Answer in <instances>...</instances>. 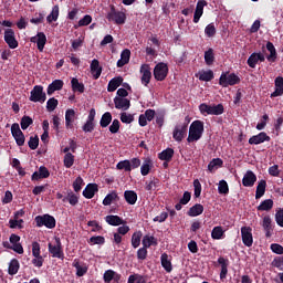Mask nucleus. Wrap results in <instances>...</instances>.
<instances>
[{
  "instance_id": "21",
  "label": "nucleus",
  "mask_w": 283,
  "mask_h": 283,
  "mask_svg": "<svg viewBox=\"0 0 283 283\" xmlns=\"http://www.w3.org/2000/svg\"><path fill=\"white\" fill-rule=\"evenodd\" d=\"M74 120H76V111L69 108L65 112V126L67 129H74Z\"/></svg>"
},
{
  "instance_id": "64",
  "label": "nucleus",
  "mask_w": 283,
  "mask_h": 283,
  "mask_svg": "<svg viewBox=\"0 0 283 283\" xmlns=\"http://www.w3.org/2000/svg\"><path fill=\"white\" fill-rule=\"evenodd\" d=\"M272 265H274L276 269H279L280 271H283V256H276L273 261H272Z\"/></svg>"
},
{
  "instance_id": "19",
  "label": "nucleus",
  "mask_w": 283,
  "mask_h": 283,
  "mask_svg": "<svg viewBox=\"0 0 283 283\" xmlns=\"http://www.w3.org/2000/svg\"><path fill=\"white\" fill-rule=\"evenodd\" d=\"M114 105L116 109H123V112H127V109L132 107V102L125 97H115Z\"/></svg>"
},
{
  "instance_id": "18",
  "label": "nucleus",
  "mask_w": 283,
  "mask_h": 283,
  "mask_svg": "<svg viewBox=\"0 0 283 283\" xmlns=\"http://www.w3.org/2000/svg\"><path fill=\"white\" fill-rule=\"evenodd\" d=\"M265 59L264 53H252L248 59V65L249 67L255 69V65L264 63Z\"/></svg>"
},
{
  "instance_id": "27",
  "label": "nucleus",
  "mask_w": 283,
  "mask_h": 283,
  "mask_svg": "<svg viewBox=\"0 0 283 283\" xmlns=\"http://www.w3.org/2000/svg\"><path fill=\"white\" fill-rule=\"evenodd\" d=\"M105 220L111 227H120V224H125V220H123V218L114 214L106 216Z\"/></svg>"
},
{
  "instance_id": "36",
  "label": "nucleus",
  "mask_w": 283,
  "mask_h": 283,
  "mask_svg": "<svg viewBox=\"0 0 283 283\" xmlns=\"http://www.w3.org/2000/svg\"><path fill=\"white\" fill-rule=\"evenodd\" d=\"M222 165H224V161H222V159L214 158L209 163L208 171H210V174H213L214 171H218V169H220Z\"/></svg>"
},
{
  "instance_id": "41",
  "label": "nucleus",
  "mask_w": 283,
  "mask_h": 283,
  "mask_svg": "<svg viewBox=\"0 0 283 283\" xmlns=\"http://www.w3.org/2000/svg\"><path fill=\"white\" fill-rule=\"evenodd\" d=\"M127 283H147V276L143 274H132L128 276Z\"/></svg>"
},
{
  "instance_id": "60",
  "label": "nucleus",
  "mask_w": 283,
  "mask_h": 283,
  "mask_svg": "<svg viewBox=\"0 0 283 283\" xmlns=\"http://www.w3.org/2000/svg\"><path fill=\"white\" fill-rule=\"evenodd\" d=\"M28 145H29L30 149H32V150L38 149V147H39V135L31 136L29 142H28Z\"/></svg>"
},
{
  "instance_id": "53",
  "label": "nucleus",
  "mask_w": 283,
  "mask_h": 283,
  "mask_svg": "<svg viewBox=\"0 0 283 283\" xmlns=\"http://www.w3.org/2000/svg\"><path fill=\"white\" fill-rule=\"evenodd\" d=\"M266 50L270 52V55H268V61H275V56H276V51H275V45H273V43L268 42L266 43Z\"/></svg>"
},
{
  "instance_id": "63",
  "label": "nucleus",
  "mask_w": 283,
  "mask_h": 283,
  "mask_svg": "<svg viewBox=\"0 0 283 283\" xmlns=\"http://www.w3.org/2000/svg\"><path fill=\"white\" fill-rule=\"evenodd\" d=\"M275 222L279 227H283V208L279 209L275 213Z\"/></svg>"
},
{
  "instance_id": "49",
  "label": "nucleus",
  "mask_w": 283,
  "mask_h": 283,
  "mask_svg": "<svg viewBox=\"0 0 283 283\" xmlns=\"http://www.w3.org/2000/svg\"><path fill=\"white\" fill-rule=\"evenodd\" d=\"M159 182L160 180L158 178H150L149 181H146V191H156V187H158Z\"/></svg>"
},
{
  "instance_id": "9",
  "label": "nucleus",
  "mask_w": 283,
  "mask_h": 283,
  "mask_svg": "<svg viewBox=\"0 0 283 283\" xmlns=\"http://www.w3.org/2000/svg\"><path fill=\"white\" fill-rule=\"evenodd\" d=\"M11 134L18 147H23L25 145V135L23 134V130H21L19 123H14L11 125Z\"/></svg>"
},
{
  "instance_id": "37",
  "label": "nucleus",
  "mask_w": 283,
  "mask_h": 283,
  "mask_svg": "<svg viewBox=\"0 0 283 283\" xmlns=\"http://www.w3.org/2000/svg\"><path fill=\"white\" fill-rule=\"evenodd\" d=\"M158 158L159 160L170 163L171 158H174V148H166L165 150L158 154Z\"/></svg>"
},
{
  "instance_id": "15",
  "label": "nucleus",
  "mask_w": 283,
  "mask_h": 283,
  "mask_svg": "<svg viewBox=\"0 0 283 283\" xmlns=\"http://www.w3.org/2000/svg\"><path fill=\"white\" fill-rule=\"evenodd\" d=\"M30 41L31 43H36L39 52H43L45 44L48 43V36H45V33L43 32H38V34L32 36Z\"/></svg>"
},
{
  "instance_id": "5",
  "label": "nucleus",
  "mask_w": 283,
  "mask_h": 283,
  "mask_svg": "<svg viewBox=\"0 0 283 283\" xmlns=\"http://www.w3.org/2000/svg\"><path fill=\"white\" fill-rule=\"evenodd\" d=\"M240 83V76H238L234 73H222L220 78H219V85H221V87H229V86H233V85H238Z\"/></svg>"
},
{
  "instance_id": "4",
  "label": "nucleus",
  "mask_w": 283,
  "mask_h": 283,
  "mask_svg": "<svg viewBox=\"0 0 283 283\" xmlns=\"http://www.w3.org/2000/svg\"><path fill=\"white\" fill-rule=\"evenodd\" d=\"M107 21H113V23H116V25H123L125 24V21H127V14L123 11L116 10V7L114 4L111 6V11L106 15Z\"/></svg>"
},
{
  "instance_id": "17",
  "label": "nucleus",
  "mask_w": 283,
  "mask_h": 283,
  "mask_svg": "<svg viewBox=\"0 0 283 283\" xmlns=\"http://www.w3.org/2000/svg\"><path fill=\"white\" fill-rule=\"evenodd\" d=\"M45 178H50V170L45 166H40L38 171H34L31 176L32 182H36L38 180H43Z\"/></svg>"
},
{
  "instance_id": "10",
  "label": "nucleus",
  "mask_w": 283,
  "mask_h": 283,
  "mask_svg": "<svg viewBox=\"0 0 283 283\" xmlns=\"http://www.w3.org/2000/svg\"><path fill=\"white\" fill-rule=\"evenodd\" d=\"M95 118H96V109L91 108L87 116V120L82 127L85 134H92V132H94V127H96V124L94 123Z\"/></svg>"
},
{
  "instance_id": "50",
  "label": "nucleus",
  "mask_w": 283,
  "mask_h": 283,
  "mask_svg": "<svg viewBox=\"0 0 283 283\" xmlns=\"http://www.w3.org/2000/svg\"><path fill=\"white\" fill-rule=\"evenodd\" d=\"M116 169H119V170L124 169V171H132V163L129 161V159L122 160L117 163Z\"/></svg>"
},
{
  "instance_id": "26",
  "label": "nucleus",
  "mask_w": 283,
  "mask_h": 283,
  "mask_svg": "<svg viewBox=\"0 0 283 283\" xmlns=\"http://www.w3.org/2000/svg\"><path fill=\"white\" fill-rule=\"evenodd\" d=\"M275 91L271 94V98H276V96H282L283 94V77L277 76L274 81Z\"/></svg>"
},
{
  "instance_id": "58",
  "label": "nucleus",
  "mask_w": 283,
  "mask_h": 283,
  "mask_svg": "<svg viewBox=\"0 0 283 283\" xmlns=\"http://www.w3.org/2000/svg\"><path fill=\"white\" fill-rule=\"evenodd\" d=\"M213 49H209L205 52V61L208 65H212L214 61Z\"/></svg>"
},
{
  "instance_id": "3",
  "label": "nucleus",
  "mask_w": 283,
  "mask_h": 283,
  "mask_svg": "<svg viewBox=\"0 0 283 283\" xmlns=\"http://www.w3.org/2000/svg\"><path fill=\"white\" fill-rule=\"evenodd\" d=\"M199 112L202 116H220V114H224V106L222 104L208 105L202 103L199 105Z\"/></svg>"
},
{
  "instance_id": "61",
  "label": "nucleus",
  "mask_w": 283,
  "mask_h": 283,
  "mask_svg": "<svg viewBox=\"0 0 283 283\" xmlns=\"http://www.w3.org/2000/svg\"><path fill=\"white\" fill-rule=\"evenodd\" d=\"M120 120H122V123L129 125V124L134 123V115L127 114V113H122Z\"/></svg>"
},
{
  "instance_id": "30",
  "label": "nucleus",
  "mask_w": 283,
  "mask_h": 283,
  "mask_svg": "<svg viewBox=\"0 0 283 283\" xmlns=\"http://www.w3.org/2000/svg\"><path fill=\"white\" fill-rule=\"evenodd\" d=\"M124 199L127 205H136L138 202V195L134 190H126L124 191Z\"/></svg>"
},
{
  "instance_id": "12",
  "label": "nucleus",
  "mask_w": 283,
  "mask_h": 283,
  "mask_svg": "<svg viewBox=\"0 0 283 283\" xmlns=\"http://www.w3.org/2000/svg\"><path fill=\"white\" fill-rule=\"evenodd\" d=\"M4 42L10 50H17V48H19V41H17V38L14 36V30L7 29L4 31Z\"/></svg>"
},
{
  "instance_id": "45",
  "label": "nucleus",
  "mask_w": 283,
  "mask_h": 283,
  "mask_svg": "<svg viewBox=\"0 0 283 283\" xmlns=\"http://www.w3.org/2000/svg\"><path fill=\"white\" fill-rule=\"evenodd\" d=\"M143 239V232L136 231L132 235V247L133 249H138L140 247V240Z\"/></svg>"
},
{
  "instance_id": "22",
  "label": "nucleus",
  "mask_w": 283,
  "mask_h": 283,
  "mask_svg": "<svg viewBox=\"0 0 283 283\" xmlns=\"http://www.w3.org/2000/svg\"><path fill=\"white\" fill-rule=\"evenodd\" d=\"M205 6H207V1L199 0L196 6L195 14H193V23H199L200 18L205 14Z\"/></svg>"
},
{
  "instance_id": "34",
  "label": "nucleus",
  "mask_w": 283,
  "mask_h": 283,
  "mask_svg": "<svg viewBox=\"0 0 283 283\" xmlns=\"http://www.w3.org/2000/svg\"><path fill=\"white\" fill-rule=\"evenodd\" d=\"M120 200V197H118V192L112 191L111 193L106 195V197L103 200L104 207H109L112 202H118Z\"/></svg>"
},
{
  "instance_id": "28",
  "label": "nucleus",
  "mask_w": 283,
  "mask_h": 283,
  "mask_svg": "<svg viewBox=\"0 0 283 283\" xmlns=\"http://www.w3.org/2000/svg\"><path fill=\"white\" fill-rule=\"evenodd\" d=\"M197 78L199 81H205L206 83H209V81H213V71L211 70H201L196 74Z\"/></svg>"
},
{
  "instance_id": "39",
  "label": "nucleus",
  "mask_w": 283,
  "mask_h": 283,
  "mask_svg": "<svg viewBox=\"0 0 283 283\" xmlns=\"http://www.w3.org/2000/svg\"><path fill=\"white\" fill-rule=\"evenodd\" d=\"M71 87L72 92H78L80 94H83L85 92V84L78 82V78L73 77L71 80Z\"/></svg>"
},
{
  "instance_id": "6",
  "label": "nucleus",
  "mask_w": 283,
  "mask_h": 283,
  "mask_svg": "<svg viewBox=\"0 0 283 283\" xmlns=\"http://www.w3.org/2000/svg\"><path fill=\"white\" fill-rule=\"evenodd\" d=\"M30 94L29 101L31 103H45L48 101V95L43 92V86L41 85H35Z\"/></svg>"
},
{
  "instance_id": "38",
  "label": "nucleus",
  "mask_w": 283,
  "mask_h": 283,
  "mask_svg": "<svg viewBox=\"0 0 283 283\" xmlns=\"http://www.w3.org/2000/svg\"><path fill=\"white\" fill-rule=\"evenodd\" d=\"M19 269H21V264L19 263V260L12 259L8 268L9 275H17L19 273Z\"/></svg>"
},
{
  "instance_id": "54",
  "label": "nucleus",
  "mask_w": 283,
  "mask_h": 283,
  "mask_svg": "<svg viewBox=\"0 0 283 283\" xmlns=\"http://www.w3.org/2000/svg\"><path fill=\"white\" fill-rule=\"evenodd\" d=\"M56 107H59V99H56L55 97L49 98V101L46 102L48 112H54Z\"/></svg>"
},
{
  "instance_id": "8",
  "label": "nucleus",
  "mask_w": 283,
  "mask_h": 283,
  "mask_svg": "<svg viewBox=\"0 0 283 283\" xmlns=\"http://www.w3.org/2000/svg\"><path fill=\"white\" fill-rule=\"evenodd\" d=\"M36 227H46V229H54L56 227V219L51 214H43L35 217Z\"/></svg>"
},
{
  "instance_id": "40",
  "label": "nucleus",
  "mask_w": 283,
  "mask_h": 283,
  "mask_svg": "<svg viewBox=\"0 0 283 283\" xmlns=\"http://www.w3.org/2000/svg\"><path fill=\"white\" fill-rule=\"evenodd\" d=\"M265 191H266V180L259 181L256 186L255 199L260 200V198L264 196Z\"/></svg>"
},
{
  "instance_id": "32",
  "label": "nucleus",
  "mask_w": 283,
  "mask_h": 283,
  "mask_svg": "<svg viewBox=\"0 0 283 283\" xmlns=\"http://www.w3.org/2000/svg\"><path fill=\"white\" fill-rule=\"evenodd\" d=\"M154 167V161L151 158H146L140 167L142 176H149L151 168Z\"/></svg>"
},
{
  "instance_id": "29",
  "label": "nucleus",
  "mask_w": 283,
  "mask_h": 283,
  "mask_svg": "<svg viewBox=\"0 0 283 283\" xmlns=\"http://www.w3.org/2000/svg\"><path fill=\"white\" fill-rule=\"evenodd\" d=\"M160 260L163 269H165L167 273H171V271L174 270V266L171 265V258L168 256L167 253H163Z\"/></svg>"
},
{
  "instance_id": "11",
  "label": "nucleus",
  "mask_w": 283,
  "mask_h": 283,
  "mask_svg": "<svg viewBox=\"0 0 283 283\" xmlns=\"http://www.w3.org/2000/svg\"><path fill=\"white\" fill-rule=\"evenodd\" d=\"M168 72L169 67H167V64L160 62L154 69V77L156 81H165V78H167Z\"/></svg>"
},
{
  "instance_id": "1",
  "label": "nucleus",
  "mask_w": 283,
  "mask_h": 283,
  "mask_svg": "<svg viewBox=\"0 0 283 283\" xmlns=\"http://www.w3.org/2000/svg\"><path fill=\"white\" fill-rule=\"evenodd\" d=\"M202 134H205V123L201 120H195L191 123L189 127V134L187 142L188 143H198L200 138H202Z\"/></svg>"
},
{
  "instance_id": "57",
  "label": "nucleus",
  "mask_w": 283,
  "mask_h": 283,
  "mask_svg": "<svg viewBox=\"0 0 283 283\" xmlns=\"http://www.w3.org/2000/svg\"><path fill=\"white\" fill-rule=\"evenodd\" d=\"M219 193L227 196L229 193V184L226 180H220L218 186Z\"/></svg>"
},
{
  "instance_id": "25",
  "label": "nucleus",
  "mask_w": 283,
  "mask_h": 283,
  "mask_svg": "<svg viewBox=\"0 0 283 283\" xmlns=\"http://www.w3.org/2000/svg\"><path fill=\"white\" fill-rule=\"evenodd\" d=\"M63 80H54L49 86H48V95L52 96L54 92H60V90H63Z\"/></svg>"
},
{
  "instance_id": "43",
  "label": "nucleus",
  "mask_w": 283,
  "mask_h": 283,
  "mask_svg": "<svg viewBox=\"0 0 283 283\" xmlns=\"http://www.w3.org/2000/svg\"><path fill=\"white\" fill-rule=\"evenodd\" d=\"M62 202H69L72 207H76L78 205V196L71 191L62 199Z\"/></svg>"
},
{
  "instance_id": "7",
  "label": "nucleus",
  "mask_w": 283,
  "mask_h": 283,
  "mask_svg": "<svg viewBox=\"0 0 283 283\" xmlns=\"http://www.w3.org/2000/svg\"><path fill=\"white\" fill-rule=\"evenodd\" d=\"M49 253H51L52 258H57V260H63L65 258V253H63V244L59 237H55V244L49 243Z\"/></svg>"
},
{
  "instance_id": "2",
  "label": "nucleus",
  "mask_w": 283,
  "mask_h": 283,
  "mask_svg": "<svg viewBox=\"0 0 283 283\" xmlns=\"http://www.w3.org/2000/svg\"><path fill=\"white\" fill-rule=\"evenodd\" d=\"M2 247L14 251V253H18L19 255H23V245L21 244V237H19V234L12 233L9 241L2 242Z\"/></svg>"
},
{
  "instance_id": "31",
  "label": "nucleus",
  "mask_w": 283,
  "mask_h": 283,
  "mask_svg": "<svg viewBox=\"0 0 283 283\" xmlns=\"http://www.w3.org/2000/svg\"><path fill=\"white\" fill-rule=\"evenodd\" d=\"M142 244L145 249H149V247H158V239L154 235L146 234L142 240Z\"/></svg>"
},
{
  "instance_id": "14",
  "label": "nucleus",
  "mask_w": 283,
  "mask_h": 283,
  "mask_svg": "<svg viewBox=\"0 0 283 283\" xmlns=\"http://www.w3.org/2000/svg\"><path fill=\"white\" fill-rule=\"evenodd\" d=\"M271 136H269L265 132H261L258 135H254L249 138V145H262V143H270Z\"/></svg>"
},
{
  "instance_id": "46",
  "label": "nucleus",
  "mask_w": 283,
  "mask_h": 283,
  "mask_svg": "<svg viewBox=\"0 0 283 283\" xmlns=\"http://www.w3.org/2000/svg\"><path fill=\"white\" fill-rule=\"evenodd\" d=\"M111 123H112V113L109 112L104 113L99 120L101 127L103 128L109 127Z\"/></svg>"
},
{
  "instance_id": "59",
  "label": "nucleus",
  "mask_w": 283,
  "mask_h": 283,
  "mask_svg": "<svg viewBox=\"0 0 283 283\" xmlns=\"http://www.w3.org/2000/svg\"><path fill=\"white\" fill-rule=\"evenodd\" d=\"M88 244H105V237L96 235L88 239Z\"/></svg>"
},
{
  "instance_id": "44",
  "label": "nucleus",
  "mask_w": 283,
  "mask_h": 283,
  "mask_svg": "<svg viewBox=\"0 0 283 283\" xmlns=\"http://www.w3.org/2000/svg\"><path fill=\"white\" fill-rule=\"evenodd\" d=\"M73 266L76 269V275L77 277H83L87 273V266H82L78 260L73 261Z\"/></svg>"
},
{
  "instance_id": "20",
  "label": "nucleus",
  "mask_w": 283,
  "mask_h": 283,
  "mask_svg": "<svg viewBox=\"0 0 283 283\" xmlns=\"http://www.w3.org/2000/svg\"><path fill=\"white\" fill-rule=\"evenodd\" d=\"M91 73L95 81H98V78H101V74H103V66H101V62L96 59L91 62Z\"/></svg>"
},
{
  "instance_id": "55",
  "label": "nucleus",
  "mask_w": 283,
  "mask_h": 283,
  "mask_svg": "<svg viewBox=\"0 0 283 283\" xmlns=\"http://www.w3.org/2000/svg\"><path fill=\"white\" fill-rule=\"evenodd\" d=\"M63 163L64 167H66V169H70L74 165V155H72V153L65 154Z\"/></svg>"
},
{
  "instance_id": "62",
  "label": "nucleus",
  "mask_w": 283,
  "mask_h": 283,
  "mask_svg": "<svg viewBox=\"0 0 283 283\" xmlns=\"http://www.w3.org/2000/svg\"><path fill=\"white\" fill-rule=\"evenodd\" d=\"M205 34L209 38L216 36V25L213 23H210L205 29Z\"/></svg>"
},
{
  "instance_id": "56",
  "label": "nucleus",
  "mask_w": 283,
  "mask_h": 283,
  "mask_svg": "<svg viewBox=\"0 0 283 283\" xmlns=\"http://www.w3.org/2000/svg\"><path fill=\"white\" fill-rule=\"evenodd\" d=\"M83 185H85V182L83 181V177H81V176L76 177V179L73 182V189H74L75 193H78V191H81V189H83Z\"/></svg>"
},
{
  "instance_id": "24",
  "label": "nucleus",
  "mask_w": 283,
  "mask_h": 283,
  "mask_svg": "<svg viewBox=\"0 0 283 283\" xmlns=\"http://www.w3.org/2000/svg\"><path fill=\"white\" fill-rule=\"evenodd\" d=\"M256 180H258V177L253 174V171L248 170L243 176L242 185L243 187H253Z\"/></svg>"
},
{
  "instance_id": "52",
  "label": "nucleus",
  "mask_w": 283,
  "mask_h": 283,
  "mask_svg": "<svg viewBox=\"0 0 283 283\" xmlns=\"http://www.w3.org/2000/svg\"><path fill=\"white\" fill-rule=\"evenodd\" d=\"M87 227H92L91 231L93 233H101L103 231V226H101L96 220L88 221Z\"/></svg>"
},
{
  "instance_id": "23",
  "label": "nucleus",
  "mask_w": 283,
  "mask_h": 283,
  "mask_svg": "<svg viewBox=\"0 0 283 283\" xmlns=\"http://www.w3.org/2000/svg\"><path fill=\"white\" fill-rule=\"evenodd\" d=\"M97 191H98L97 184H88L82 193H83L84 198H86L87 200H92V198H94V196H96Z\"/></svg>"
},
{
  "instance_id": "33",
  "label": "nucleus",
  "mask_w": 283,
  "mask_h": 283,
  "mask_svg": "<svg viewBox=\"0 0 283 283\" xmlns=\"http://www.w3.org/2000/svg\"><path fill=\"white\" fill-rule=\"evenodd\" d=\"M123 85V77H114L108 82L107 92H116Z\"/></svg>"
},
{
  "instance_id": "13",
  "label": "nucleus",
  "mask_w": 283,
  "mask_h": 283,
  "mask_svg": "<svg viewBox=\"0 0 283 283\" xmlns=\"http://www.w3.org/2000/svg\"><path fill=\"white\" fill-rule=\"evenodd\" d=\"M253 230L251 227L241 228V238L245 247H253Z\"/></svg>"
},
{
  "instance_id": "16",
  "label": "nucleus",
  "mask_w": 283,
  "mask_h": 283,
  "mask_svg": "<svg viewBox=\"0 0 283 283\" xmlns=\"http://www.w3.org/2000/svg\"><path fill=\"white\" fill-rule=\"evenodd\" d=\"M140 74H142V84L147 87L151 81V67L149 64H143L140 66Z\"/></svg>"
},
{
  "instance_id": "51",
  "label": "nucleus",
  "mask_w": 283,
  "mask_h": 283,
  "mask_svg": "<svg viewBox=\"0 0 283 283\" xmlns=\"http://www.w3.org/2000/svg\"><path fill=\"white\" fill-rule=\"evenodd\" d=\"M33 123H34V119H32V117L24 115L20 122L21 129H23V130L28 129V127H30V125H33Z\"/></svg>"
},
{
  "instance_id": "47",
  "label": "nucleus",
  "mask_w": 283,
  "mask_h": 283,
  "mask_svg": "<svg viewBox=\"0 0 283 283\" xmlns=\"http://www.w3.org/2000/svg\"><path fill=\"white\" fill-rule=\"evenodd\" d=\"M59 20V4H55L52 8L51 13L46 17L48 23H52V21H57Z\"/></svg>"
},
{
  "instance_id": "42",
  "label": "nucleus",
  "mask_w": 283,
  "mask_h": 283,
  "mask_svg": "<svg viewBox=\"0 0 283 283\" xmlns=\"http://www.w3.org/2000/svg\"><path fill=\"white\" fill-rule=\"evenodd\" d=\"M212 240H222L224 238V229L220 226H217L212 229L211 232Z\"/></svg>"
},
{
  "instance_id": "48",
  "label": "nucleus",
  "mask_w": 283,
  "mask_h": 283,
  "mask_svg": "<svg viewBox=\"0 0 283 283\" xmlns=\"http://www.w3.org/2000/svg\"><path fill=\"white\" fill-rule=\"evenodd\" d=\"M273 209V200L266 199L261 202V205L258 207V211H271Z\"/></svg>"
},
{
  "instance_id": "35",
  "label": "nucleus",
  "mask_w": 283,
  "mask_h": 283,
  "mask_svg": "<svg viewBox=\"0 0 283 283\" xmlns=\"http://www.w3.org/2000/svg\"><path fill=\"white\" fill-rule=\"evenodd\" d=\"M205 211V207L200 203H196L188 210V216L190 218H196L198 216H201V213Z\"/></svg>"
}]
</instances>
